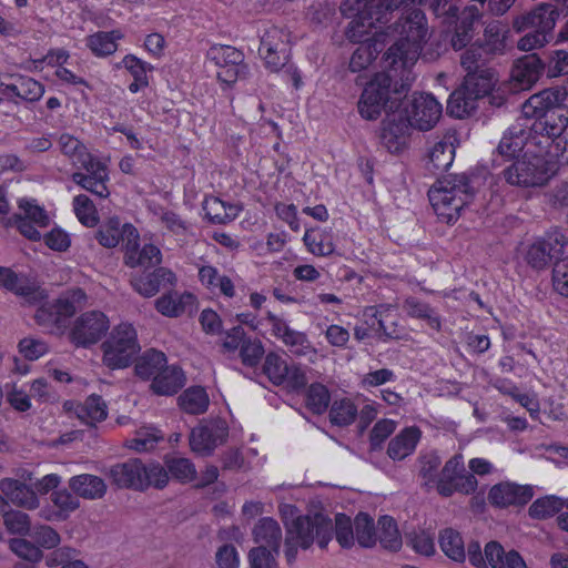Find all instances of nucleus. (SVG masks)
<instances>
[{
  "mask_svg": "<svg viewBox=\"0 0 568 568\" xmlns=\"http://www.w3.org/2000/svg\"><path fill=\"white\" fill-rule=\"evenodd\" d=\"M79 169L85 170L87 173L74 172L72 181L75 184L99 197H106L110 194L105 185L109 180L108 170L103 163L94 159Z\"/></svg>",
  "mask_w": 568,
  "mask_h": 568,
  "instance_id": "25",
  "label": "nucleus"
},
{
  "mask_svg": "<svg viewBox=\"0 0 568 568\" xmlns=\"http://www.w3.org/2000/svg\"><path fill=\"white\" fill-rule=\"evenodd\" d=\"M194 302L195 297L191 293L170 292L155 301V308L164 316L178 317L191 311Z\"/></svg>",
  "mask_w": 568,
  "mask_h": 568,
  "instance_id": "35",
  "label": "nucleus"
},
{
  "mask_svg": "<svg viewBox=\"0 0 568 568\" xmlns=\"http://www.w3.org/2000/svg\"><path fill=\"white\" fill-rule=\"evenodd\" d=\"M176 282L175 274L166 267H158L150 273H143L131 277L133 290L143 297H152L160 290L173 286Z\"/></svg>",
  "mask_w": 568,
  "mask_h": 568,
  "instance_id": "24",
  "label": "nucleus"
},
{
  "mask_svg": "<svg viewBox=\"0 0 568 568\" xmlns=\"http://www.w3.org/2000/svg\"><path fill=\"white\" fill-rule=\"evenodd\" d=\"M477 484L476 477L466 471L463 456L457 454L446 462L434 487L440 496L450 497L454 493L471 494Z\"/></svg>",
  "mask_w": 568,
  "mask_h": 568,
  "instance_id": "13",
  "label": "nucleus"
},
{
  "mask_svg": "<svg viewBox=\"0 0 568 568\" xmlns=\"http://www.w3.org/2000/svg\"><path fill=\"white\" fill-rule=\"evenodd\" d=\"M558 17L559 11L551 3H541L535 8V49L551 42H568V20L556 36L552 32Z\"/></svg>",
  "mask_w": 568,
  "mask_h": 568,
  "instance_id": "19",
  "label": "nucleus"
},
{
  "mask_svg": "<svg viewBox=\"0 0 568 568\" xmlns=\"http://www.w3.org/2000/svg\"><path fill=\"white\" fill-rule=\"evenodd\" d=\"M410 122L405 119L403 113L393 112L387 114L382 122L381 143L389 153L402 152L408 142L410 132Z\"/></svg>",
  "mask_w": 568,
  "mask_h": 568,
  "instance_id": "21",
  "label": "nucleus"
},
{
  "mask_svg": "<svg viewBox=\"0 0 568 568\" xmlns=\"http://www.w3.org/2000/svg\"><path fill=\"white\" fill-rule=\"evenodd\" d=\"M379 535L378 539L385 549L397 551L402 547V538L394 518L383 516L378 520Z\"/></svg>",
  "mask_w": 568,
  "mask_h": 568,
  "instance_id": "58",
  "label": "nucleus"
},
{
  "mask_svg": "<svg viewBox=\"0 0 568 568\" xmlns=\"http://www.w3.org/2000/svg\"><path fill=\"white\" fill-rule=\"evenodd\" d=\"M162 466L168 475L171 474L180 483H190L196 478L195 466L189 458L166 456Z\"/></svg>",
  "mask_w": 568,
  "mask_h": 568,
  "instance_id": "52",
  "label": "nucleus"
},
{
  "mask_svg": "<svg viewBox=\"0 0 568 568\" xmlns=\"http://www.w3.org/2000/svg\"><path fill=\"white\" fill-rule=\"evenodd\" d=\"M288 364L277 354L266 355L263 372L274 385H283L288 374Z\"/></svg>",
  "mask_w": 568,
  "mask_h": 568,
  "instance_id": "60",
  "label": "nucleus"
},
{
  "mask_svg": "<svg viewBox=\"0 0 568 568\" xmlns=\"http://www.w3.org/2000/svg\"><path fill=\"white\" fill-rule=\"evenodd\" d=\"M166 363L164 353L156 349H148L136 358L134 372L143 381H153Z\"/></svg>",
  "mask_w": 568,
  "mask_h": 568,
  "instance_id": "42",
  "label": "nucleus"
},
{
  "mask_svg": "<svg viewBox=\"0 0 568 568\" xmlns=\"http://www.w3.org/2000/svg\"><path fill=\"white\" fill-rule=\"evenodd\" d=\"M180 408L190 415H200L207 410L210 399L201 386L186 388L178 398Z\"/></svg>",
  "mask_w": 568,
  "mask_h": 568,
  "instance_id": "43",
  "label": "nucleus"
},
{
  "mask_svg": "<svg viewBox=\"0 0 568 568\" xmlns=\"http://www.w3.org/2000/svg\"><path fill=\"white\" fill-rule=\"evenodd\" d=\"M493 57L483 49L479 42H475L467 48L460 55V65L466 73L481 72V70H493L488 67Z\"/></svg>",
  "mask_w": 568,
  "mask_h": 568,
  "instance_id": "45",
  "label": "nucleus"
},
{
  "mask_svg": "<svg viewBox=\"0 0 568 568\" xmlns=\"http://www.w3.org/2000/svg\"><path fill=\"white\" fill-rule=\"evenodd\" d=\"M442 112V104L432 94L414 93L400 113L412 128L428 131L439 121Z\"/></svg>",
  "mask_w": 568,
  "mask_h": 568,
  "instance_id": "16",
  "label": "nucleus"
},
{
  "mask_svg": "<svg viewBox=\"0 0 568 568\" xmlns=\"http://www.w3.org/2000/svg\"><path fill=\"white\" fill-rule=\"evenodd\" d=\"M87 300V294L81 288H75L52 302L43 303L36 312V323L52 335H61L68 327V322L78 307Z\"/></svg>",
  "mask_w": 568,
  "mask_h": 568,
  "instance_id": "8",
  "label": "nucleus"
},
{
  "mask_svg": "<svg viewBox=\"0 0 568 568\" xmlns=\"http://www.w3.org/2000/svg\"><path fill=\"white\" fill-rule=\"evenodd\" d=\"M0 491L12 504L27 509L39 507V499L36 493L26 484L13 478H3L0 480Z\"/></svg>",
  "mask_w": 568,
  "mask_h": 568,
  "instance_id": "32",
  "label": "nucleus"
},
{
  "mask_svg": "<svg viewBox=\"0 0 568 568\" xmlns=\"http://www.w3.org/2000/svg\"><path fill=\"white\" fill-rule=\"evenodd\" d=\"M9 548L19 558L32 564L39 562L43 558V551L36 542L24 538H12Z\"/></svg>",
  "mask_w": 568,
  "mask_h": 568,
  "instance_id": "62",
  "label": "nucleus"
},
{
  "mask_svg": "<svg viewBox=\"0 0 568 568\" xmlns=\"http://www.w3.org/2000/svg\"><path fill=\"white\" fill-rule=\"evenodd\" d=\"M479 18L480 12L476 6H468L460 14L457 13L456 22H453L455 32L452 38V45L455 50L465 48L471 41Z\"/></svg>",
  "mask_w": 568,
  "mask_h": 568,
  "instance_id": "29",
  "label": "nucleus"
},
{
  "mask_svg": "<svg viewBox=\"0 0 568 568\" xmlns=\"http://www.w3.org/2000/svg\"><path fill=\"white\" fill-rule=\"evenodd\" d=\"M278 554L265 547H253L247 552L248 566L250 568H280Z\"/></svg>",
  "mask_w": 568,
  "mask_h": 568,
  "instance_id": "64",
  "label": "nucleus"
},
{
  "mask_svg": "<svg viewBox=\"0 0 568 568\" xmlns=\"http://www.w3.org/2000/svg\"><path fill=\"white\" fill-rule=\"evenodd\" d=\"M402 0H344L341 11L353 18L345 29V37L351 42H364L372 39L376 31H386L383 26L389 22Z\"/></svg>",
  "mask_w": 568,
  "mask_h": 568,
  "instance_id": "4",
  "label": "nucleus"
},
{
  "mask_svg": "<svg viewBox=\"0 0 568 568\" xmlns=\"http://www.w3.org/2000/svg\"><path fill=\"white\" fill-rule=\"evenodd\" d=\"M29 537L39 548L44 549H53L61 541L59 532L48 525H38L32 527L29 532Z\"/></svg>",
  "mask_w": 568,
  "mask_h": 568,
  "instance_id": "63",
  "label": "nucleus"
},
{
  "mask_svg": "<svg viewBox=\"0 0 568 568\" xmlns=\"http://www.w3.org/2000/svg\"><path fill=\"white\" fill-rule=\"evenodd\" d=\"M439 546L444 554L454 561L463 562L466 558L465 545L460 534L446 528L439 534Z\"/></svg>",
  "mask_w": 568,
  "mask_h": 568,
  "instance_id": "51",
  "label": "nucleus"
},
{
  "mask_svg": "<svg viewBox=\"0 0 568 568\" xmlns=\"http://www.w3.org/2000/svg\"><path fill=\"white\" fill-rule=\"evenodd\" d=\"M69 487L77 496L85 499H100L106 491L104 480L91 474L73 476L69 480Z\"/></svg>",
  "mask_w": 568,
  "mask_h": 568,
  "instance_id": "36",
  "label": "nucleus"
},
{
  "mask_svg": "<svg viewBox=\"0 0 568 568\" xmlns=\"http://www.w3.org/2000/svg\"><path fill=\"white\" fill-rule=\"evenodd\" d=\"M497 82L495 70H481V72L466 73L460 87L474 95L478 101L490 94Z\"/></svg>",
  "mask_w": 568,
  "mask_h": 568,
  "instance_id": "40",
  "label": "nucleus"
},
{
  "mask_svg": "<svg viewBox=\"0 0 568 568\" xmlns=\"http://www.w3.org/2000/svg\"><path fill=\"white\" fill-rule=\"evenodd\" d=\"M78 416L87 424L102 422L108 416V407L101 396L92 394L78 409Z\"/></svg>",
  "mask_w": 568,
  "mask_h": 568,
  "instance_id": "53",
  "label": "nucleus"
},
{
  "mask_svg": "<svg viewBox=\"0 0 568 568\" xmlns=\"http://www.w3.org/2000/svg\"><path fill=\"white\" fill-rule=\"evenodd\" d=\"M206 57L217 68V80L227 88L248 77L244 53L232 45L214 44L207 50Z\"/></svg>",
  "mask_w": 568,
  "mask_h": 568,
  "instance_id": "11",
  "label": "nucleus"
},
{
  "mask_svg": "<svg viewBox=\"0 0 568 568\" xmlns=\"http://www.w3.org/2000/svg\"><path fill=\"white\" fill-rule=\"evenodd\" d=\"M477 100L471 95L468 90L459 87L456 89L447 101V112L457 119H463L469 115L477 109Z\"/></svg>",
  "mask_w": 568,
  "mask_h": 568,
  "instance_id": "48",
  "label": "nucleus"
},
{
  "mask_svg": "<svg viewBox=\"0 0 568 568\" xmlns=\"http://www.w3.org/2000/svg\"><path fill=\"white\" fill-rule=\"evenodd\" d=\"M427 33L423 10L415 8L402 13L394 23L386 27V31H376L372 39L359 43L351 57L349 69L352 72L365 70L383 50L387 39H394L395 42L385 53V65L389 71H407L417 61Z\"/></svg>",
  "mask_w": 568,
  "mask_h": 568,
  "instance_id": "1",
  "label": "nucleus"
},
{
  "mask_svg": "<svg viewBox=\"0 0 568 568\" xmlns=\"http://www.w3.org/2000/svg\"><path fill=\"white\" fill-rule=\"evenodd\" d=\"M567 92L561 87H552L535 93L537 104L535 105V121H547L549 114H564Z\"/></svg>",
  "mask_w": 568,
  "mask_h": 568,
  "instance_id": "28",
  "label": "nucleus"
},
{
  "mask_svg": "<svg viewBox=\"0 0 568 568\" xmlns=\"http://www.w3.org/2000/svg\"><path fill=\"white\" fill-rule=\"evenodd\" d=\"M331 400V395L326 386L320 383L312 384L306 394L307 408L317 415L326 412Z\"/></svg>",
  "mask_w": 568,
  "mask_h": 568,
  "instance_id": "61",
  "label": "nucleus"
},
{
  "mask_svg": "<svg viewBox=\"0 0 568 568\" xmlns=\"http://www.w3.org/2000/svg\"><path fill=\"white\" fill-rule=\"evenodd\" d=\"M477 176L468 173L447 174L429 189V202L439 219L453 223L462 210L469 205L477 193Z\"/></svg>",
  "mask_w": 568,
  "mask_h": 568,
  "instance_id": "5",
  "label": "nucleus"
},
{
  "mask_svg": "<svg viewBox=\"0 0 568 568\" xmlns=\"http://www.w3.org/2000/svg\"><path fill=\"white\" fill-rule=\"evenodd\" d=\"M120 31H99L87 37V45L97 57H106L114 53L118 49L116 40L121 39Z\"/></svg>",
  "mask_w": 568,
  "mask_h": 568,
  "instance_id": "49",
  "label": "nucleus"
},
{
  "mask_svg": "<svg viewBox=\"0 0 568 568\" xmlns=\"http://www.w3.org/2000/svg\"><path fill=\"white\" fill-rule=\"evenodd\" d=\"M505 180L513 185L529 187L532 185V153L524 152L510 166L504 170Z\"/></svg>",
  "mask_w": 568,
  "mask_h": 568,
  "instance_id": "41",
  "label": "nucleus"
},
{
  "mask_svg": "<svg viewBox=\"0 0 568 568\" xmlns=\"http://www.w3.org/2000/svg\"><path fill=\"white\" fill-rule=\"evenodd\" d=\"M566 240L558 230L547 232L535 243V268H541L554 260L552 285L556 292L568 297V257L558 260L564 252Z\"/></svg>",
  "mask_w": 568,
  "mask_h": 568,
  "instance_id": "9",
  "label": "nucleus"
},
{
  "mask_svg": "<svg viewBox=\"0 0 568 568\" xmlns=\"http://www.w3.org/2000/svg\"><path fill=\"white\" fill-rule=\"evenodd\" d=\"M510 90L519 92L532 87V55L517 59L510 73Z\"/></svg>",
  "mask_w": 568,
  "mask_h": 568,
  "instance_id": "46",
  "label": "nucleus"
},
{
  "mask_svg": "<svg viewBox=\"0 0 568 568\" xmlns=\"http://www.w3.org/2000/svg\"><path fill=\"white\" fill-rule=\"evenodd\" d=\"M162 439L163 435L156 428L141 427L135 432L134 437L126 442V446L138 453H146L154 449Z\"/></svg>",
  "mask_w": 568,
  "mask_h": 568,
  "instance_id": "55",
  "label": "nucleus"
},
{
  "mask_svg": "<svg viewBox=\"0 0 568 568\" xmlns=\"http://www.w3.org/2000/svg\"><path fill=\"white\" fill-rule=\"evenodd\" d=\"M110 321L100 311H89L78 316L69 332V339L75 347L89 348L109 331Z\"/></svg>",
  "mask_w": 568,
  "mask_h": 568,
  "instance_id": "14",
  "label": "nucleus"
},
{
  "mask_svg": "<svg viewBox=\"0 0 568 568\" xmlns=\"http://www.w3.org/2000/svg\"><path fill=\"white\" fill-rule=\"evenodd\" d=\"M61 152L68 156L72 164L80 168L94 160L91 153L88 152L87 146L77 138L71 134L63 133L58 140Z\"/></svg>",
  "mask_w": 568,
  "mask_h": 568,
  "instance_id": "44",
  "label": "nucleus"
},
{
  "mask_svg": "<svg viewBox=\"0 0 568 568\" xmlns=\"http://www.w3.org/2000/svg\"><path fill=\"white\" fill-rule=\"evenodd\" d=\"M128 226L133 225L129 223L121 224L118 217H111L100 225L95 234V239L102 246L108 248L115 247L120 242H122L123 248L125 250V244L129 240V234L126 232Z\"/></svg>",
  "mask_w": 568,
  "mask_h": 568,
  "instance_id": "38",
  "label": "nucleus"
},
{
  "mask_svg": "<svg viewBox=\"0 0 568 568\" xmlns=\"http://www.w3.org/2000/svg\"><path fill=\"white\" fill-rule=\"evenodd\" d=\"M558 173H546V170H538L535 163V187L542 186L539 192H535L541 203L550 210H562L568 207V180L559 179Z\"/></svg>",
  "mask_w": 568,
  "mask_h": 568,
  "instance_id": "20",
  "label": "nucleus"
},
{
  "mask_svg": "<svg viewBox=\"0 0 568 568\" xmlns=\"http://www.w3.org/2000/svg\"><path fill=\"white\" fill-rule=\"evenodd\" d=\"M417 427H407L397 434L388 444L387 454L394 460H402L409 456L416 448L420 438Z\"/></svg>",
  "mask_w": 568,
  "mask_h": 568,
  "instance_id": "37",
  "label": "nucleus"
},
{
  "mask_svg": "<svg viewBox=\"0 0 568 568\" xmlns=\"http://www.w3.org/2000/svg\"><path fill=\"white\" fill-rule=\"evenodd\" d=\"M334 529L341 547L354 546L355 528L345 514L335 516V525L327 515L320 511L293 519L290 525H286L284 539V555L287 564L295 562L300 548L307 550L315 541L320 548H326L332 540Z\"/></svg>",
  "mask_w": 568,
  "mask_h": 568,
  "instance_id": "2",
  "label": "nucleus"
},
{
  "mask_svg": "<svg viewBox=\"0 0 568 568\" xmlns=\"http://www.w3.org/2000/svg\"><path fill=\"white\" fill-rule=\"evenodd\" d=\"M290 32L272 26L263 32L258 53L272 71L283 68L290 58Z\"/></svg>",
  "mask_w": 568,
  "mask_h": 568,
  "instance_id": "17",
  "label": "nucleus"
},
{
  "mask_svg": "<svg viewBox=\"0 0 568 568\" xmlns=\"http://www.w3.org/2000/svg\"><path fill=\"white\" fill-rule=\"evenodd\" d=\"M229 426L222 418L202 419L191 430L189 442L192 452L201 456H210L215 448L226 442Z\"/></svg>",
  "mask_w": 568,
  "mask_h": 568,
  "instance_id": "15",
  "label": "nucleus"
},
{
  "mask_svg": "<svg viewBox=\"0 0 568 568\" xmlns=\"http://www.w3.org/2000/svg\"><path fill=\"white\" fill-rule=\"evenodd\" d=\"M410 68L407 71L400 69V85L394 81L397 72H382L366 84L358 101V112L366 120H376L382 111L386 114L396 112L406 98L409 90Z\"/></svg>",
  "mask_w": 568,
  "mask_h": 568,
  "instance_id": "3",
  "label": "nucleus"
},
{
  "mask_svg": "<svg viewBox=\"0 0 568 568\" xmlns=\"http://www.w3.org/2000/svg\"><path fill=\"white\" fill-rule=\"evenodd\" d=\"M255 547H265L267 550L280 552L283 535L280 524L271 518L263 517L258 519L252 530Z\"/></svg>",
  "mask_w": 568,
  "mask_h": 568,
  "instance_id": "31",
  "label": "nucleus"
},
{
  "mask_svg": "<svg viewBox=\"0 0 568 568\" xmlns=\"http://www.w3.org/2000/svg\"><path fill=\"white\" fill-rule=\"evenodd\" d=\"M467 556L469 562L477 568H528L519 552H506L498 541L487 542L483 552L480 544L471 540L467 546Z\"/></svg>",
  "mask_w": 568,
  "mask_h": 568,
  "instance_id": "12",
  "label": "nucleus"
},
{
  "mask_svg": "<svg viewBox=\"0 0 568 568\" xmlns=\"http://www.w3.org/2000/svg\"><path fill=\"white\" fill-rule=\"evenodd\" d=\"M508 30L499 22L494 21L484 30V42H479L493 58L503 54L506 49V34Z\"/></svg>",
  "mask_w": 568,
  "mask_h": 568,
  "instance_id": "50",
  "label": "nucleus"
},
{
  "mask_svg": "<svg viewBox=\"0 0 568 568\" xmlns=\"http://www.w3.org/2000/svg\"><path fill=\"white\" fill-rule=\"evenodd\" d=\"M547 121H535V163L538 170L550 173H566L567 166L559 160L568 152L562 146L561 134L568 125V116L565 114H549ZM568 163V158H566Z\"/></svg>",
  "mask_w": 568,
  "mask_h": 568,
  "instance_id": "6",
  "label": "nucleus"
},
{
  "mask_svg": "<svg viewBox=\"0 0 568 568\" xmlns=\"http://www.w3.org/2000/svg\"><path fill=\"white\" fill-rule=\"evenodd\" d=\"M358 414L357 407L348 398L334 400L329 409V420L333 425L344 427L351 425Z\"/></svg>",
  "mask_w": 568,
  "mask_h": 568,
  "instance_id": "57",
  "label": "nucleus"
},
{
  "mask_svg": "<svg viewBox=\"0 0 568 568\" xmlns=\"http://www.w3.org/2000/svg\"><path fill=\"white\" fill-rule=\"evenodd\" d=\"M532 97L528 98L523 104V116L518 118L501 138L497 151L506 158H515L524 153L525 148L532 138V123H530L531 113L529 112Z\"/></svg>",
  "mask_w": 568,
  "mask_h": 568,
  "instance_id": "18",
  "label": "nucleus"
},
{
  "mask_svg": "<svg viewBox=\"0 0 568 568\" xmlns=\"http://www.w3.org/2000/svg\"><path fill=\"white\" fill-rule=\"evenodd\" d=\"M303 241L308 251L314 255L327 256L335 250L332 233L318 227L306 230Z\"/></svg>",
  "mask_w": 568,
  "mask_h": 568,
  "instance_id": "47",
  "label": "nucleus"
},
{
  "mask_svg": "<svg viewBox=\"0 0 568 568\" xmlns=\"http://www.w3.org/2000/svg\"><path fill=\"white\" fill-rule=\"evenodd\" d=\"M531 497L532 489L530 486H520L511 483L497 484L488 493L489 503L499 508L525 505Z\"/></svg>",
  "mask_w": 568,
  "mask_h": 568,
  "instance_id": "26",
  "label": "nucleus"
},
{
  "mask_svg": "<svg viewBox=\"0 0 568 568\" xmlns=\"http://www.w3.org/2000/svg\"><path fill=\"white\" fill-rule=\"evenodd\" d=\"M373 320H376L377 322V328H375V332L379 335H383L386 338H397L398 337V331L397 325L394 321H389L392 317L389 313V308L381 305L378 307L376 306H369L364 311V316H368Z\"/></svg>",
  "mask_w": 568,
  "mask_h": 568,
  "instance_id": "54",
  "label": "nucleus"
},
{
  "mask_svg": "<svg viewBox=\"0 0 568 568\" xmlns=\"http://www.w3.org/2000/svg\"><path fill=\"white\" fill-rule=\"evenodd\" d=\"M403 310L408 316L426 322L430 328L437 332L442 329L440 315L428 303L415 296H408L403 302Z\"/></svg>",
  "mask_w": 568,
  "mask_h": 568,
  "instance_id": "39",
  "label": "nucleus"
},
{
  "mask_svg": "<svg viewBox=\"0 0 568 568\" xmlns=\"http://www.w3.org/2000/svg\"><path fill=\"white\" fill-rule=\"evenodd\" d=\"M456 138L445 136L437 141L427 154L426 169L432 174L446 171L454 162Z\"/></svg>",
  "mask_w": 568,
  "mask_h": 568,
  "instance_id": "30",
  "label": "nucleus"
},
{
  "mask_svg": "<svg viewBox=\"0 0 568 568\" xmlns=\"http://www.w3.org/2000/svg\"><path fill=\"white\" fill-rule=\"evenodd\" d=\"M0 288L23 297L28 304H36L43 298L42 291L30 283L27 277L19 276L10 267L0 266Z\"/></svg>",
  "mask_w": 568,
  "mask_h": 568,
  "instance_id": "27",
  "label": "nucleus"
},
{
  "mask_svg": "<svg viewBox=\"0 0 568 568\" xmlns=\"http://www.w3.org/2000/svg\"><path fill=\"white\" fill-rule=\"evenodd\" d=\"M544 74L549 79L568 74V51L552 50L546 60L535 53V83Z\"/></svg>",
  "mask_w": 568,
  "mask_h": 568,
  "instance_id": "34",
  "label": "nucleus"
},
{
  "mask_svg": "<svg viewBox=\"0 0 568 568\" xmlns=\"http://www.w3.org/2000/svg\"><path fill=\"white\" fill-rule=\"evenodd\" d=\"M6 78L12 82H0V94L16 104L18 100L26 102L39 101L43 93L44 87L39 81L23 74H8Z\"/></svg>",
  "mask_w": 568,
  "mask_h": 568,
  "instance_id": "23",
  "label": "nucleus"
},
{
  "mask_svg": "<svg viewBox=\"0 0 568 568\" xmlns=\"http://www.w3.org/2000/svg\"><path fill=\"white\" fill-rule=\"evenodd\" d=\"M103 363L111 369L131 365L140 351L135 328L128 323L115 326L102 344Z\"/></svg>",
  "mask_w": 568,
  "mask_h": 568,
  "instance_id": "10",
  "label": "nucleus"
},
{
  "mask_svg": "<svg viewBox=\"0 0 568 568\" xmlns=\"http://www.w3.org/2000/svg\"><path fill=\"white\" fill-rule=\"evenodd\" d=\"M355 538L357 542L365 548H369L376 542L375 525L372 517L359 513L354 520Z\"/></svg>",
  "mask_w": 568,
  "mask_h": 568,
  "instance_id": "59",
  "label": "nucleus"
},
{
  "mask_svg": "<svg viewBox=\"0 0 568 568\" xmlns=\"http://www.w3.org/2000/svg\"><path fill=\"white\" fill-rule=\"evenodd\" d=\"M106 476L116 488L136 491H145L150 487L163 489L169 483L166 470L160 463L144 464L140 458L112 465Z\"/></svg>",
  "mask_w": 568,
  "mask_h": 568,
  "instance_id": "7",
  "label": "nucleus"
},
{
  "mask_svg": "<svg viewBox=\"0 0 568 568\" xmlns=\"http://www.w3.org/2000/svg\"><path fill=\"white\" fill-rule=\"evenodd\" d=\"M126 232L129 234L128 243L124 250V263L125 265L134 267H155L162 261V254L160 248L154 244H144L140 247L139 233L134 226H128Z\"/></svg>",
  "mask_w": 568,
  "mask_h": 568,
  "instance_id": "22",
  "label": "nucleus"
},
{
  "mask_svg": "<svg viewBox=\"0 0 568 568\" xmlns=\"http://www.w3.org/2000/svg\"><path fill=\"white\" fill-rule=\"evenodd\" d=\"M422 4L427 8L443 24L452 26L456 22L459 11L458 0H422Z\"/></svg>",
  "mask_w": 568,
  "mask_h": 568,
  "instance_id": "56",
  "label": "nucleus"
},
{
  "mask_svg": "<svg viewBox=\"0 0 568 568\" xmlns=\"http://www.w3.org/2000/svg\"><path fill=\"white\" fill-rule=\"evenodd\" d=\"M185 381L180 367L165 365L150 384V389L159 396H172L185 385Z\"/></svg>",
  "mask_w": 568,
  "mask_h": 568,
  "instance_id": "33",
  "label": "nucleus"
}]
</instances>
